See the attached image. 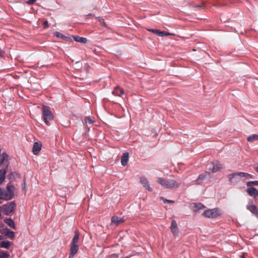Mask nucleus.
Here are the masks:
<instances>
[{
  "instance_id": "obj_1",
  "label": "nucleus",
  "mask_w": 258,
  "mask_h": 258,
  "mask_svg": "<svg viewBox=\"0 0 258 258\" xmlns=\"http://www.w3.org/2000/svg\"><path fill=\"white\" fill-rule=\"evenodd\" d=\"M157 182L163 187L166 188L172 189L178 187L179 183L173 179H165L159 177Z\"/></svg>"
},
{
  "instance_id": "obj_2",
  "label": "nucleus",
  "mask_w": 258,
  "mask_h": 258,
  "mask_svg": "<svg viewBox=\"0 0 258 258\" xmlns=\"http://www.w3.org/2000/svg\"><path fill=\"white\" fill-rule=\"evenodd\" d=\"M42 109L43 119L46 124H48L49 121L53 119V115L50 111L49 107L47 106L43 105Z\"/></svg>"
},
{
  "instance_id": "obj_3",
  "label": "nucleus",
  "mask_w": 258,
  "mask_h": 258,
  "mask_svg": "<svg viewBox=\"0 0 258 258\" xmlns=\"http://www.w3.org/2000/svg\"><path fill=\"white\" fill-rule=\"evenodd\" d=\"M221 214V212L218 209H213L211 210H206L203 215L206 217L215 218H217Z\"/></svg>"
},
{
  "instance_id": "obj_4",
  "label": "nucleus",
  "mask_w": 258,
  "mask_h": 258,
  "mask_svg": "<svg viewBox=\"0 0 258 258\" xmlns=\"http://www.w3.org/2000/svg\"><path fill=\"white\" fill-rule=\"evenodd\" d=\"M229 182L231 184H236L240 182L241 180L239 172H234L228 175Z\"/></svg>"
},
{
  "instance_id": "obj_5",
  "label": "nucleus",
  "mask_w": 258,
  "mask_h": 258,
  "mask_svg": "<svg viewBox=\"0 0 258 258\" xmlns=\"http://www.w3.org/2000/svg\"><path fill=\"white\" fill-rule=\"evenodd\" d=\"M141 183L143 187L148 191H152V188L151 187L148 180L145 177H141L140 178Z\"/></svg>"
},
{
  "instance_id": "obj_6",
  "label": "nucleus",
  "mask_w": 258,
  "mask_h": 258,
  "mask_svg": "<svg viewBox=\"0 0 258 258\" xmlns=\"http://www.w3.org/2000/svg\"><path fill=\"white\" fill-rule=\"evenodd\" d=\"M170 230L174 236H178L179 230L177 227V223L174 220H173L171 222Z\"/></svg>"
},
{
  "instance_id": "obj_7",
  "label": "nucleus",
  "mask_w": 258,
  "mask_h": 258,
  "mask_svg": "<svg viewBox=\"0 0 258 258\" xmlns=\"http://www.w3.org/2000/svg\"><path fill=\"white\" fill-rule=\"evenodd\" d=\"M15 207V204L14 202H10L8 204L4 205L3 209L4 211L7 214L12 212Z\"/></svg>"
},
{
  "instance_id": "obj_8",
  "label": "nucleus",
  "mask_w": 258,
  "mask_h": 258,
  "mask_svg": "<svg viewBox=\"0 0 258 258\" xmlns=\"http://www.w3.org/2000/svg\"><path fill=\"white\" fill-rule=\"evenodd\" d=\"M12 193L8 192L0 188V199L5 200H10L12 197Z\"/></svg>"
},
{
  "instance_id": "obj_9",
  "label": "nucleus",
  "mask_w": 258,
  "mask_h": 258,
  "mask_svg": "<svg viewBox=\"0 0 258 258\" xmlns=\"http://www.w3.org/2000/svg\"><path fill=\"white\" fill-rule=\"evenodd\" d=\"M78 249L79 247L78 244H71L69 258L73 257L77 253Z\"/></svg>"
},
{
  "instance_id": "obj_10",
  "label": "nucleus",
  "mask_w": 258,
  "mask_h": 258,
  "mask_svg": "<svg viewBox=\"0 0 258 258\" xmlns=\"http://www.w3.org/2000/svg\"><path fill=\"white\" fill-rule=\"evenodd\" d=\"M246 191L251 197L256 198L258 196V190L254 187L251 186L247 188Z\"/></svg>"
},
{
  "instance_id": "obj_11",
  "label": "nucleus",
  "mask_w": 258,
  "mask_h": 258,
  "mask_svg": "<svg viewBox=\"0 0 258 258\" xmlns=\"http://www.w3.org/2000/svg\"><path fill=\"white\" fill-rule=\"evenodd\" d=\"M42 145L40 142L34 143L33 146V153L35 155H37L41 149Z\"/></svg>"
},
{
  "instance_id": "obj_12",
  "label": "nucleus",
  "mask_w": 258,
  "mask_h": 258,
  "mask_svg": "<svg viewBox=\"0 0 258 258\" xmlns=\"http://www.w3.org/2000/svg\"><path fill=\"white\" fill-rule=\"evenodd\" d=\"M124 221V219L121 217L113 216L111 218V223L115 224V225H118L120 223H123Z\"/></svg>"
},
{
  "instance_id": "obj_13",
  "label": "nucleus",
  "mask_w": 258,
  "mask_h": 258,
  "mask_svg": "<svg viewBox=\"0 0 258 258\" xmlns=\"http://www.w3.org/2000/svg\"><path fill=\"white\" fill-rule=\"evenodd\" d=\"M112 93L115 96H121L124 94V91L117 86L114 88V90L112 92Z\"/></svg>"
},
{
  "instance_id": "obj_14",
  "label": "nucleus",
  "mask_w": 258,
  "mask_h": 258,
  "mask_svg": "<svg viewBox=\"0 0 258 258\" xmlns=\"http://www.w3.org/2000/svg\"><path fill=\"white\" fill-rule=\"evenodd\" d=\"M246 208L254 215H257L258 214V210L256 207L254 205L248 204L246 206Z\"/></svg>"
},
{
  "instance_id": "obj_15",
  "label": "nucleus",
  "mask_w": 258,
  "mask_h": 258,
  "mask_svg": "<svg viewBox=\"0 0 258 258\" xmlns=\"http://www.w3.org/2000/svg\"><path fill=\"white\" fill-rule=\"evenodd\" d=\"M128 161V153L126 152L123 154L121 158V163L123 166L126 165Z\"/></svg>"
},
{
  "instance_id": "obj_16",
  "label": "nucleus",
  "mask_w": 258,
  "mask_h": 258,
  "mask_svg": "<svg viewBox=\"0 0 258 258\" xmlns=\"http://www.w3.org/2000/svg\"><path fill=\"white\" fill-rule=\"evenodd\" d=\"M208 174H209L208 172H206L203 174H200L198 178L195 180L196 184H200L202 182L203 180L205 179Z\"/></svg>"
},
{
  "instance_id": "obj_17",
  "label": "nucleus",
  "mask_w": 258,
  "mask_h": 258,
  "mask_svg": "<svg viewBox=\"0 0 258 258\" xmlns=\"http://www.w3.org/2000/svg\"><path fill=\"white\" fill-rule=\"evenodd\" d=\"M4 233L6 236L11 239H13L15 237L14 232L9 229H5L4 230Z\"/></svg>"
},
{
  "instance_id": "obj_18",
  "label": "nucleus",
  "mask_w": 258,
  "mask_h": 258,
  "mask_svg": "<svg viewBox=\"0 0 258 258\" xmlns=\"http://www.w3.org/2000/svg\"><path fill=\"white\" fill-rule=\"evenodd\" d=\"M74 39L76 42H80L83 44H85L87 42V39L85 37H81L78 36H73Z\"/></svg>"
},
{
  "instance_id": "obj_19",
  "label": "nucleus",
  "mask_w": 258,
  "mask_h": 258,
  "mask_svg": "<svg viewBox=\"0 0 258 258\" xmlns=\"http://www.w3.org/2000/svg\"><path fill=\"white\" fill-rule=\"evenodd\" d=\"M221 168H222V166L220 164H216V165L213 164L212 167V168L209 167L208 169L211 172L215 173V172H217L218 171H219Z\"/></svg>"
},
{
  "instance_id": "obj_20",
  "label": "nucleus",
  "mask_w": 258,
  "mask_h": 258,
  "mask_svg": "<svg viewBox=\"0 0 258 258\" xmlns=\"http://www.w3.org/2000/svg\"><path fill=\"white\" fill-rule=\"evenodd\" d=\"M80 233L78 231H76L75 233V235L71 242V244H78L79 239Z\"/></svg>"
},
{
  "instance_id": "obj_21",
  "label": "nucleus",
  "mask_w": 258,
  "mask_h": 258,
  "mask_svg": "<svg viewBox=\"0 0 258 258\" xmlns=\"http://www.w3.org/2000/svg\"><path fill=\"white\" fill-rule=\"evenodd\" d=\"M204 206L201 203L194 204L193 209H194V211L195 212H197L200 210H202L204 209Z\"/></svg>"
},
{
  "instance_id": "obj_22",
  "label": "nucleus",
  "mask_w": 258,
  "mask_h": 258,
  "mask_svg": "<svg viewBox=\"0 0 258 258\" xmlns=\"http://www.w3.org/2000/svg\"><path fill=\"white\" fill-rule=\"evenodd\" d=\"M150 31L154 32V33L158 34V35L160 36H163V35H171V34H170L168 32H164V31H160L158 30L151 29Z\"/></svg>"
},
{
  "instance_id": "obj_23",
  "label": "nucleus",
  "mask_w": 258,
  "mask_h": 258,
  "mask_svg": "<svg viewBox=\"0 0 258 258\" xmlns=\"http://www.w3.org/2000/svg\"><path fill=\"white\" fill-rule=\"evenodd\" d=\"M11 245L10 242L8 241H3L0 242V246L1 247L9 248Z\"/></svg>"
},
{
  "instance_id": "obj_24",
  "label": "nucleus",
  "mask_w": 258,
  "mask_h": 258,
  "mask_svg": "<svg viewBox=\"0 0 258 258\" xmlns=\"http://www.w3.org/2000/svg\"><path fill=\"white\" fill-rule=\"evenodd\" d=\"M257 140H258V135L256 134H253L247 138V141L249 142H253V141Z\"/></svg>"
},
{
  "instance_id": "obj_25",
  "label": "nucleus",
  "mask_w": 258,
  "mask_h": 258,
  "mask_svg": "<svg viewBox=\"0 0 258 258\" xmlns=\"http://www.w3.org/2000/svg\"><path fill=\"white\" fill-rule=\"evenodd\" d=\"M6 171L5 169L0 170V184L3 182L5 178Z\"/></svg>"
},
{
  "instance_id": "obj_26",
  "label": "nucleus",
  "mask_w": 258,
  "mask_h": 258,
  "mask_svg": "<svg viewBox=\"0 0 258 258\" xmlns=\"http://www.w3.org/2000/svg\"><path fill=\"white\" fill-rule=\"evenodd\" d=\"M239 176L241 180H246L248 179V173L243 172H239Z\"/></svg>"
},
{
  "instance_id": "obj_27",
  "label": "nucleus",
  "mask_w": 258,
  "mask_h": 258,
  "mask_svg": "<svg viewBox=\"0 0 258 258\" xmlns=\"http://www.w3.org/2000/svg\"><path fill=\"white\" fill-rule=\"evenodd\" d=\"M54 35L56 37H57L58 38H61L63 40H67L68 39L67 37L64 36V35H63V34H62L61 33L58 32H55L54 33Z\"/></svg>"
},
{
  "instance_id": "obj_28",
  "label": "nucleus",
  "mask_w": 258,
  "mask_h": 258,
  "mask_svg": "<svg viewBox=\"0 0 258 258\" xmlns=\"http://www.w3.org/2000/svg\"><path fill=\"white\" fill-rule=\"evenodd\" d=\"M7 224L11 227L13 228H15V223L14 222V221L11 219H9L7 220V222H6Z\"/></svg>"
},
{
  "instance_id": "obj_29",
  "label": "nucleus",
  "mask_w": 258,
  "mask_h": 258,
  "mask_svg": "<svg viewBox=\"0 0 258 258\" xmlns=\"http://www.w3.org/2000/svg\"><path fill=\"white\" fill-rule=\"evenodd\" d=\"M254 185L258 186V181L257 180L248 181L246 183V185L247 186H251Z\"/></svg>"
},
{
  "instance_id": "obj_30",
  "label": "nucleus",
  "mask_w": 258,
  "mask_h": 258,
  "mask_svg": "<svg viewBox=\"0 0 258 258\" xmlns=\"http://www.w3.org/2000/svg\"><path fill=\"white\" fill-rule=\"evenodd\" d=\"M84 120L86 123L92 124L94 122V121L89 117H86Z\"/></svg>"
},
{
  "instance_id": "obj_31",
  "label": "nucleus",
  "mask_w": 258,
  "mask_h": 258,
  "mask_svg": "<svg viewBox=\"0 0 258 258\" xmlns=\"http://www.w3.org/2000/svg\"><path fill=\"white\" fill-rule=\"evenodd\" d=\"M10 254L8 252H2L0 254V258H9Z\"/></svg>"
},
{
  "instance_id": "obj_32",
  "label": "nucleus",
  "mask_w": 258,
  "mask_h": 258,
  "mask_svg": "<svg viewBox=\"0 0 258 258\" xmlns=\"http://www.w3.org/2000/svg\"><path fill=\"white\" fill-rule=\"evenodd\" d=\"M161 199L162 200L164 203H174V201L167 200L163 197H161Z\"/></svg>"
},
{
  "instance_id": "obj_33",
  "label": "nucleus",
  "mask_w": 258,
  "mask_h": 258,
  "mask_svg": "<svg viewBox=\"0 0 258 258\" xmlns=\"http://www.w3.org/2000/svg\"><path fill=\"white\" fill-rule=\"evenodd\" d=\"M98 19V20L99 21V22L103 25H105V22H104V20L102 18V17H99L97 18Z\"/></svg>"
},
{
  "instance_id": "obj_34",
  "label": "nucleus",
  "mask_w": 258,
  "mask_h": 258,
  "mask_svg": "<svg viewBox=\"0 0 258 258\" xmlns=\"http://www.w3.org/2000/svg\"><path fill=\"white\" fill-rule=\"evenodd\" d=\"M36 0H29L28 2H27V4L28 5H32Z\"/></svg>"
},
{
  "instance_id": "obj_35",
  "label": "nucleus",
  "mask_w": 258,
  "mask_h": 258,
  "mask_svg": "<svg viewBox=\"0 0 258 258\" xmlns=\"http://www.w3.org/2000/svg\"><path fill=\"white\" fill-rule=\"evenodd\" d=\"M43 24H44V27L45 28H47L48 27V21H45L44 22H43Z\"/></svg>"
},
{
  "instance_id": "obj_36",
  "label": "nucleus",
  "mask_w": 258,
  "mask_h": 258,
  "mask_svg": "<svg viewBox=\"0 0 258 258\" xmlns=\"http://www.w3.org/2000/svg\"><path fill=\"white\" fill-rule=\"evenodd\" d=\"M248 175L249 176H248V179H249V178H254V177L252 175L248 174Z\"/></svg>"
},
{
  "instance_id": "obj_37",
  "label": "nucleus",
  "mask_w": 258,
  "mask_h": 258,
  "mask_svg": "<svg viewBox=\"0 0 258 258\" xmlns=\"http://www.w3.org/2000/svg\"><path fill=\"white\" fill-rule=\"evenodd\" d=\"M88 17H94V15L93 14H89L87 15Z\"/></svg>"
},
{
  "instance_id": "obj_38",
  "label": "nucleus",
  "mask_w": 258,
  "mask_h": 258,
  "mask_svg": "<svg viewBox=\"0 0 258 258\" xmlns=\"http://www.w3.org/2000/svg\"><path fill=\"white\" fill-rule=\"evenodd\" d=\"M3 54V51L0 49V56H2Z\"/></svg>"
},
{
  "instance_id": "obj_39",
  "label": "nucleus",
  "mask_w": 258,
  "mask_h": 258,
  "mask_svg": "<svg viewBox=\"0 0 258 258\" xmlns=\"http://www.w3.org/2000/svg\"><path fill=\"white\" fill-rule=\"evenodd\" d=\"M255 170L256 171V172L257 173H258V166H257V167H255Z\"/></svg>"
},
{
  "instance_id": "obj_40",
  "label": "nucleus",
  "mask_w": 258,
  "mask_h": 258,
  "mask_svg": "<svg viewBox=\"0 0 258 258\" xmlns=\"http://www.w3.org/2000/svg\"><path fill=\"white\" fill-rule=\"evenodd\" d=\"M195 7H196V8H200V7H201V6H200V5H196V6H195Z\"/></svg>"
},
{
  "instance_id": "obj_41",
  "label": "nucleus",
  "mask_w": 258,
  "mask_h": 258,
  "mask_svg": "<svg viewBox=\"0 0 258 258\" xmlns=\"http://www.w3.org/2000/svg\"><path fill=\"white\" fill-rule=\"evenodd\" d=\"M240 258H245V257H244V255H243V254H242V255H241L240 256Z\"/></svg>"
}]
</instances>
